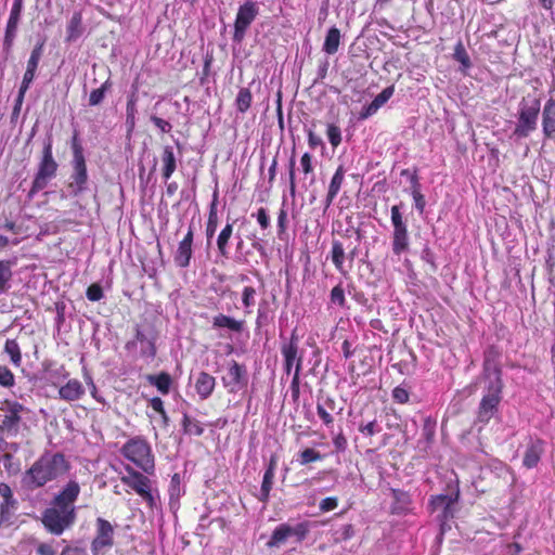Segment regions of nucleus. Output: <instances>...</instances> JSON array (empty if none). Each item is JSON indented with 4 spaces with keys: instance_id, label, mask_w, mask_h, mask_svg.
I'll list each match as a JSON object with an SVG mask.
<instances>
[{
    "instance_id": "nucleus-56",
    "label": "nucleus",
    "mask_w": 555,
    "mask_h": 555,
    "mask_svg": "<svg viewBox=\"0 0 555 555\" xmlns=\"http://www.w3.org/2000/svg\"><path fill=\"white\" fill-rule=\"evenodd\" d=\"M0 495L7 501L8 504H16V501L13 499L12 490L8 483H0Z\"/></svg>"
},
{
    "instance_id": "nucleus-54",
    "label": "nucleus",
    "mask_w": 555,
    "mask_h": 555,
    "mask_svg": "<svg viewBox=\"0 0 555 555\" xmlns=\"http://www.w3.org/2000/svg\"><path fill=\"white\" fill-rule=\"evenodd\" d=\"M150 120L164 133L169 132L172 128V126L169 121H167L156 115H151Z\"/></svg>"
},
{
    "instance_id": "nucleus-45",
    "label": "nucleus",
    "mask_w": 555,
    "mask_h": 555,
    "mask_svg": "<svg viewBox=\"0 0 555 555\" xmlns=\"http://www.w3.org/2000/svg\"><path fill=\"white\" fill-rule=\"evenodd\" d=\"M300 360H298V363L295 369V373L291 383V391H292V398L295 402L298 401L299 395H300Z\"/></svg>"
},
{
    "instance_id": "nucleus-37",
    "label": "nucleus",
    "mask_w": 555,
    "mask_h": 555,
    "mask_svg": "<svg viewBox=\"0 0 555 555\" xmlns=\"http://www.w3.org/2000/svg\"><path fill=\"white\" fill-rule=\"evenodd\" d=\"M18 23L20 21L17 20L9 18L8 21L3 39V50L7 52V54L10 53L13 42L15 40Z\"/></svg>"
},
{
    "instance_id": "nucleus-62",
    "label": "nucleus",
    "mask_w": 555,
    "mask_h": 555,
    "mask_svg": "<svg viewBox=\"0 0 555 555\" xmlns=\"http://www.w3.org/2000/svg\"><path fill=\"white\" fill-rule=\"evenodd\" d=\"M337 507V499L336 498H326L323 499L320 503V509L323 512H330Z\"/></svg>"
},
{
    "instance_id": "nucleus-20",
    "label": "nucleus",
    "mask_w": 555,
    "mask_h": 555,
    "mask_svg": "<svg viewBox=\"0 0 555 555\" xmlns=\"http://www.w3.org/2000/svg\"><path fill=\"white\" fill-rule=\"evenodd\" d=\"M543 132L547 138L555 137V100L551 99L544 105L542 112Z\"/></svg>"
},
{
    "instance_id": "nucleus-31",
    "label": "nucleus",
    "mask_w": 555,
    "mask_h": 555,
    "mask_svg": "<svg viewBox=\"0 0 555 555\" xmlns=\"http://www.w3.org/2000/svg\"><path fill=\"white\" fill-rule=\"evenodd\" d=\"M82 34V17L79 12L73 14L67 25L66 40L73 42L77 40Z\"/></svg>"
},
{
    "instance_id": "nucleus-8",
    "label": "nucleus",
    "mask_w": 555,
    "mask_h": 555,
    "mask_svg": "<svg viewBox=\"0 0 555 555\" xmlns=\"http://www.w3.org/2000/svg\"><path fill=\"white\" fill-rule=\"evenodd\" d=\"M502 389L503 386L500 385L487 386V393L482 397L478 409V422L486 424L496 413Z\"/></svg>"
},
{
    "instance_id": "nucleus-32",
    "label": "nucleus",
    "mask_w": 555,
    "mask_h": 555,
    "mask_svg": "<svg viewBox=\"0 0 555 555\" xmlns=\"http://www.w3.org/2000/svg\"><path fill=\"white\" fill-rule=\"evenodd\" d=\"M392 495L395 499V504L392 506V513L397 515H403L405 511H408L409 505L411 503L410 495L401 490H392Z\"/></svg>"
},
{
    "instance_id": "nucleus-1",
    "label": "nucleus",
    "mask_w": 555,
    "mask_h": 555,
    "mask_svg": "<svg viewBox=\"0 0 555 555\" xmlns=\"http://www.w3.org/2000/svg\"><path fill=\"white\" fill-rule=\"evenodd\" d=\"M69 467L68 461L62 453L46 452L25 472L22 486L27 490H36L64 476Z\"/></svg>"
},
{
    "instance_id": "nucleus-25",
    "label": "nucleus",
    "mask_w": 555,
    "mask_h": 555,
    "mask_svg": "<svg viewBox=\"0 0 555 555\" xmlns=\"http://www.w3.org/2000/svg\"><path fill=\"white\" fill-rule=\"evenodd\" d=\"M409 250V233L408 227L393 229L392 234V251L399 256Z\"/></svg>"
},
{
    "instance_id": "nucleus-27",
    "label": "nucleus",
    "mask_w": 555,
    "mask_h": 555,
    "mask_svg": "<svg viewBox=\"0 0 555 555\" xmlns=\"http://www.w3.org/2000/svg\"><path fill=\"white\" fill-rule=\"evenodd\" d=\"M542 451L543 449L541 441H530L525 452L524 465L528 468L534 467L540 461Z\"/></svg>"
},
{
    "instance_id": "nucleus-9",
    "label": "nucleus",
    "mask_w": 555,
    "mask_h": 555,
    "mask_svg": "<svg viewBox=\"0 0 555 555\" xmlns=\"http://www.w3.org/2000/svg\"><path fill=\"white\" fill-rule=\"evenodd\" d=\"M499 357L500 353L494 347H489L485 351L482 376L488 380L487 386H503V382L501 378L502 371L499 364Z\"/></svg>"
},
{
    "instance_id": "nucleus-29",
    "label": "nucleus",
    "mask_w": 555,
    "mask_h": 555,
    "mask_svg": "<svg viewBox=\"0 0 555 555\" xmlns=\"http://www.w3.org/2000/svg\"><path fill=\"white\" fill-rule=\"evenodd\" d=\"M146 380L152 386H155L157 390L163 395H167L169 392L172 383L170 375L166 372H162L158 375L150 374L146 376Z\"/></svg>"
},
{
    "instance_id": "nucleus-34",
    "label": "nucleus",
    "mask_w": 555,
    "mask_h": 555,
    "mask_svg": "<svg viewBox=\"0 0 555 555\" xmlns=\"http://www.w3.org/2000/svg\"><path fill=\"white\" fill-rule=\"evenodd\" d=\"M340 42V31L336 27H331L326 34L323 50L327 54H334L337 52Z\"/></svg>"
},
{
    "instance_id": "nucleus-52",
    "label": "nucleus",
    "mask_w": 555,
    "mask_h": 555,
    "mask_svg": "<svg viewBox=\"0 0 555 555\" xmlns=\"http://www.w3.org/2000/svg\"><path fill=\"white\" fill-rule=\"evenodd\" d=\"M86 296L90 301H99L103 298V289L99 284H91L86 292Z\"/></svg>"
},
{
    "instance_id": "nucleus-64",
    "label": "nucleus",
    "mask_w": 555,
    "mask_h": 555,
    "mask_svg": "<svg viewBox=\"0 0 555 555\" xmlns=\"http://www.w3.org/2000/svg\"><path fill=\"white\" fill-rule=\"evenodd\" d=\"M37 553L39 555H55L54 550L48 543H38V545H37Z\"/></svg>"
},
{
    "instance_id": "nucleus-55",
    "label": "nucleus",
    "mask_w": 555,
    "mask_h": 555,
    "mask_svg": "<svg viewBox=\"0 0 555 555\" xmlns=\"http://www.w3.org/2000/svg\"><path fill=\"white\" fill-rule=\"evenodd\" d=\"M409 392L405 388L398 386L392 390V398L398 403H406L409 401Z\"/></svg>"
},
{
    "instance_id": "nucleus-21",
    "label": "nucleus",
    "mask_w": 555,
    "mask_h": 555,
    "mask_svg": "<svg viewBox=\"0 0 555 555\" xmlns=\"http://www.w3.org/2000/svg\"><path fill=\"white\" fill-rule=\"evenodd\" d=\"M85 395V387L78 379H69L59 390V396L65 401L79 400Z\"/></svg>"
},
{
    "instance_id": "nucleus-5",
    "label": "nucleus",
    "mask_w": 555,
    "mask_h": 555,
    "mask_svg": "<svg viewBox=\"0 0 555 555\" xmlns=\"http://www.w3.org/2000/svg\"><path fill=\"white\" fill-rule=\"evenodd\" d=\"M121 452L126 459L134 463L146 474L154 472V457L150 444L141 437H135L127 441Z\"/></svg>"
},
{
    "instance_id": "nucleus-28",
    "label": "nucleus",
    "mask_w": 555,
    "mask_h": 555,
    "mask_svg": "<svg viewBox=\"0 0 555 555\" xmlns=\"http://www.w3.org/2000/svg\"><path fill=\"white\" fill-rule=\"evenodd\" d=\"M135 340L141 344V352L142 354L154 358L156 354V347L154 343V337L144 333L143 331L137 328L135 331Z\"/></svg>"
},
{
    "instance_id": "nucleus-46",
    "label": "nucleus",
    "mask_w": 555,
    "mask_h": 555,
    "mask_svg": "<svg viewBox=\"0 0 555 555\" xmlns=\"http://www.w3.org/2000/svg\"><path fill=\"white\" fill-rule=\"evenodd\" d=\"M331 302L333 305L339 306L341 308L346 305V298H345V291L341 286V284L336 285L331 291Z\"/></svg>"
},
{
    "instance_id": "nucleus-44",
    "label": "nucleus",
    "mask_w": 555,
    "mask_h": 555,
    "mask_svg": "<svg viewBox=\"0 0 555 555\" xmlns=\"http://www.w3.org/2000/svg\"><path fill=\"white\" fill-rule=\"evenodd\" d=\"M454 59L460 62L465 68L472 66L470 59L461 41L457 42L454 49Z\"/></svg>"
},
{
    "instance_id": "nucleus-33",
    "label": "nucleus",
    "mask_w": 555,
    "mask_h": 555,
    "mask_svg": "<svg viewBox=\"0 0 555 555\" xmlns=\"http://www.w3.org/2000/svg\"><path fill=\"white\" fill-rule=\"evenodd\" d=\"M243 324V321H237L224 314H218L212 320L214 327H228L229 330L237 333L242 332Z\"/></svg>"
},
{
    "instance_id": "nucleus-50",
    "label": "nucleus",
    "mask_w": 555,
    "mask_h": 555,
    "mask_svg": "<svg viewBox=\"0 0 555 555\" xmlns=\"http://www.w3.org/2000/svg\"><path fill=\"white\" fill-rule=\"evenodd\" d=\"M15 383V378L13 373L3 365H0V386L2 387H13Z\"/></svg>"
},
{
    "instance_id": "nucleus-17",
    "label": "nucleus",
    "mask_w": 555,
    "mask_h": 555,
    "mask_svg": "<svg viewBox=\"0 0 555 555\" xmlns=\"http://www.w3.org/2000/svg\"><path fill=\"white\" fill-rule=\"evenodd\" d=\"M306 530L307 529L302 524L298 526V530H295L287 525H281L273 531L271 539L267 542V545L269 547H279L285 543L288 537L298 533L299 531L300 535L298 541H300L304 539Z\"/></svg>"
},
{
    "instance_id": "nucleus-22",
    "label": "nucleus",
    "mask_w": 555,
    "mask_h": 555,
    "mask_svg": "<svg viewBox=\"0 0 555 555\" xmlns=\"http://www.w3.org/2000/svg\"><path fill=\"white\" fill-rule=\"evenodd\" d=\"M162 175L165 181L169 180L172 173L177 169V158L173 153L172 146L166 145L164 146L162 154Z\"/></svg>"
},
{
    "instance_id": "nucleus-11",
    "label": "nucleus",
    "mask_w": 555,
    "mask_h": 555,
    "mask_svg": "<svg viewBox=\"0 0 555 555\" xmlns=\"http://www.w3.org/2000/svg\"><path fill=\"white\" fill-rule=\"evenodd\" d=\"M114 544V529L111 522H99L96 534L91 542L92 555H104Z\"/></svg>"
},
{
    "instance_id": "nucleus-43",
    "label": "nucleus",
    "mask_w": 555,
    "mask_h": 555,
    "mask_svg": "<svg viewBox=\"0 0 555 555\" xmlns=\"http://www.w3.org/2000/svg\"><path fill=\"white\" fill-rule=\"evenodd\" d=\"M182 426L185 434L201 436L204 431L201 424L196 421H192L186 414L183 416Z\"/></svg>"
},
{
    "instance_id": "nucleus-35",
    "label": "nucleus",
    "mask_w": 555,
    "mask_h": 555,
    "mask_svg": "<svg viewBox=\"0 0 555 555\" xmlns=\"http://www.w3.org/2000/svg\"><path fill=\"white\" fill-rule=\"evenodd\" d=\"M13 264L11 260H0V294L5 293L10 287Z\"/></svg>"
},
{
    "instance_id": "nucleus-58",
    "label": "nucleus",
    "mask_w": 555,
    "mask_h": 555,
    "mask_svg": "<svg viewBox=\"0 0 555 555\" xmlns=\"http://www.w3.org/2000/svg\"><path fill=\"white\" fill-rule=\"evenodd\" d=\"M72 150H73V158H81L85 157L83 155V149L81 144L78 141V134L75 132L73 140H72Z\"/></svg>"
},
{
    "instance_id": "nucleus-53",
    "label": "nucleus",
    "mask_w": 555,
    "mask_h": 555,
    "mask_svg": "<svg viewBox=\"0 0 555 555\" xmlns=\"http://www.w3.org/2000/svg\"><path fill=\"white\" fill-rule=\"evenodd\" d=\"M255 297H256V289L251 286H246L243 289V294H242V301H243L244 307L249 308V307L254 306Z\"/></svg>"
},
{
    "instance_id": "nucleus-2",
    "label": "nucleus",
    "mask_w": 555,
    "mask_h": 555,
    "mask_svg": "<svg viewBox=\"0 0 555 555\" xmlns=\"http://www.w3.org/2000/svg\"><path fill=\"white\" fill-rule=\"evenodd\" d=\"M80 492L77 481L70 480L54 498L51 507L46 511L42 520H73L75 518V502Z\"/></svg>"
},
{
    "instance_id": "nucleus-23",
    "label": "nucleus",
    "mask_w": 555,
    "mask_h": 555,
    "mask_svg": "<svg viewBox=\"0 0 555 555\" xmlns=\"http://www.w3.org/2000/svg\"><path fill=\"white\" fill-rule=\"evenodd\" d=\"M345 173H346V170H345L344 166L340 165L336 169V171L330 182V186H328V191H327V195H326V199H325V209L331 206L333 199L337 196V194L340 190V186L344 182Z\"/></svg>"
},
{
    "instance_id": "nucleus-15",
    "label": "nucleus",
    "mask_w": 555,
    "mask_h": 555,
    "mask_svg": "<svg viewBox=\"0 0 555 555\" xmlns=\"http://www.w3.org/2000/svg\"><path fill=\"white\" fill-rule=\"evenodd\" d=\"M194 232L192 227H189L188 233L183 240L179 243L178 249L175 254V263L180 268H186L190 266L192 258V244H193Z\"/></svg>"
},
{
    "instance_id": "nucleus-40",
    "label": "nucleus",
    "mask_w": 555,
    "mask_h": 555,
    "mask_svg": "<svg viewBox=\"0 0 555 555\" xmlns=\"http://www.w3.org/2000/svg\"><path fill=\"white\" fill-rule=\"evenodd\" d=\"M217 227H218V215H217L216 202L214 201L210 205L208 221H207V225H206V236H207L208 243L210 242V238H212V236L215 235Z\"/></svg>"
},
{
    "instance_id": "nucleus-57",
    "label": "nucleus",
    "mask_w": 555,
    "mask_h": 555,
    "mask_svg": "<svg viewBox=\"0 0 555 555\" xmlns=\"http://www.w3.org/2000/svg\"><path fill=\"white\" fill-rule=\"evenodd\" d=\"M411 195L414 199V205H415L416 210L420 214H423L425 206H426V201H425L424 195L421 193V191H414L413 194H411Z\"/></svg>"
},
{
    "instance_id": "nucleus-24",
    "label": "nucleus",
    "mask_w": 555,
    "mask_h": 555,
    "mask_svg": "<svg viewBox=\"0 0 555 555\" xmlns=\"http://www.w3.org/2000/svg\"><path fill=\"white\" fill-rule=\"evenodd\" d=\"M275 467H276V460H275V457L272 456L270 459L269 465L264 472L262 483H261L259 500L262 502L267 501L269 498V493H270V491L272 489V485H273Z\"/></svg>"
},
{
    "instance_id": "nucleus-38",
    "label": "nucleus",
    "mask_w": 555,
    "mask_h": 555,
    "mask_svg": "<svg viewBox=\"0 0 555 555\" xmlns=\"http://www.w3.org/2000/svg\"><path fill=\"white\" fill-rule=\"evenodd\" d=\"M346 255L343 244L339 241H333L332 244V261L335 266V268L341 272L345 273L344 270V261H345Z\"/></svg>"
},
{
    "instance_id": "nucleus-19",
    "label": "nucleus",
    "mask_w": 555,
    "mask_h": 555,
    "mask_svg": "<svg viewBox=\"0 0 555 555\" xmlns=\"http://www.w3.org/2000/svg\"><path fill=\"white\" fill-rule=\"evenodd\" d=\"M130 476L124 478V480L137 493L143 498H151L150 494V480L141 473L129 470Z\"/></svg>"
},
{
    "instance_id": "nucleus-49",
    "label": "nucleus",
    "mask_w": 555,
    "mask_h": 555,
    "mask_svg": "<svg viewBox=\"0 0 555 555\" xmlns=\"http://www.w3.org/2000/svg\"><path fill=\"white\" fill-rule=\"evenodd\" d=\"M402 206L403 205L400 204V205H395L391 207V223H392L393 229L406 227V222L403 219V216L400 211Z\"/></svg>"
},
{
    "instance_id": "nucleus-51",
    "label": "nucleus",
    "mask_w": 555,
    "mask_h": 555,
    "mask_svg": "<svg viewBox=\"0 0 555 555\" xmlns=\"http://www.w3.org/2000/svg\"><path fill=\"white\" fill-rule=\"evenodd\" d=\"M48 532L60 535L72 522H42Z\"/></svg>"
},
{
    "instance_id": "nucleus-6",
    "label": "nucleus",
    "mask_w": 555,
    "mask_h": 555,
    "mask_svg": "<svg viewBox=\"0 0 555 555\" xmlns=\"http://www.w3.org/2000/svg\"><path fill=\"white\" fill-rule=\"evenodd\" d=\"M460 492L456 488H451L444 494L431 496L428 508L434 515L435 520H448L455 518L459 511Z\"/></svg>"
},
{
    "instance_id": "nucleus-10",
    "label": "nucleus",
    "mask_w": 555,
    "mask_h": 555,
    "mask_svg": "<svg viewBox=\"0 0 555 555\" xmlns=\"http://www.w3.org/2000/svg\"><path fill=\"white\" fill-rule=\"evenodd\" d=\"M72 173L68 189L74 196L85 192L88 188V171L86 158H73L72 159Z\"/></svg>"
},
{
    "instance_id": "nucleus-47",
    "label": "nucleus",
    "mask_w": 555,
    "mask_h": 555,
    "mask_svg": "<svg viewBox=\"0 0 555 555\" xmlns=\"http://www.w3.org/2000/svg\"><path fill=\"white\" fill-rule=\"evenodd\" d=\"M322 459V455L320 452L315 451L314 449L307 448L299 454V463L301 465H306L308 463L319 461Z\"/></svg>"
},
{
    "instance_id": "nucleus-14",
    "label": "nucleus",
    "mask_w": 555,
    "mask_h": 555,
    "mask_svg": "<svg viewBox=\"0 0 555 555\" xmlns=\"http://www.w3.org/2000/svg\"><path fill=\"white\" fill-rule=\"evenodd\" d=\"M343 410V406H337L335 399L330 396H320L318 398L317 413L326 427H331L334 423L332 413L334 412L339 415Z\"/></svg>"
},
{
    "instance_id": "nucleus-13",
    "label": "nucleus",
    "mask_w": 555,
    "mask_h": 555,
    "mask_svg": "<svg viewBox=\"0 0 555 555\" xmlns=\"http://www.w3.org/2000/svg\"><path fill=\"white\" fill-rule=\"evenodd\" d=\"M281 352L284 357V371L287 375L291 374L293 365H297L298 360H300V367L302 366V357L298 354V337L295 332L288 341L282 344Z\"/></svg>"
},
{
    "instance_id": "nucleus-41",
    "label": "nucleus",
    "mask_w": 555,
    "mask_h": 555,
    "mask_svg": "<svg viewBox=\"0 0 555 555\" xmlns=\"http://www.w3.org/2000/svg\"><path fill=\"white\" fill-rule=\"evenodd\" d=\"M4 351L10 356L11 361L14 365L20 366L22 361V354L20 346L15 339H8L4 345Z\"/></svg>"
},
{
    "instance_id": "nucleus-59",
    "label": "nucleus",
    "mask_w": 555,
    "mask_h": 555,
    "mask_svg": "<svg viewBox=\"0 0 555 555\" xmlns=\"http://www.w3.org/2000/svg\"><path fill=\"white\" fill-rule=\"evenodd\" d=\"M16 504H8L7 501L3 500V502L0 504V520H8L11 516L12 509H15Z\"/></svg>"
},
{
    "instance_id": "nucleus-12",
    "label": "nucleus",
    "mask_w": 555,
    "mask_h": 555,
    "mask_svg": "<svg viewBox=\"0 0 555 555\" xmlns=\"http://www.w3.org/2000/svg\"><path fill=\"white\" fill-rule=\"evenodd\" d=\"M223 385L230 392H236L247 385V371L244 365L231 361L227 375L222 377Z\"/></svg>"
},
{
    "instance_id": "nucleus-39",
    "label": "nucleus",
    "mask_w": 555,
    "mask_h": 555,
    "mask_svg": "<svg viewBox=\"0 0 555 555\" xmlns=\"http://www.w3.org/2000/svg\"><path fill=\"white\" fill-rule=\"evenodd\" d=\"M112 88V81L109 79L105 80L102 86L98 89H94L90 92V95H89V105L90 106H96V105H100L107 91Z\"/></svg>"
},
{
    "instance_id": "nucleus-7",
    "label": "nucleus",
    "mask_w": 555,
    "mask_h": 555,
    "mask_svg": "<svg viewBox=\"0 0 555 555\" xmlns=\"http://www.w3.org/2000/svg\"><path fill=\"white\" fill-rule=\"evenodd\" d=\"M259 14V7L256 2L247 0L244 4H242L236 13V18L234 22V33H233V41L236 43H241L245 36L246 31L251 25V23L256 20Z\"/></svg>"
},
{
    "instance_id": "nucleus-60",
    "label": "nucleus",
    "mask_w": 555,
    "mask_h": 555,
    "mask_svg": "<svg viewBox=\"0 0 555 555\" xmlns=\"http://www.w3.org/2000/svg\"><path fill=\"white\" fill-rule=\"evenodd\" d=\"M22 10H23V0H14L9 18L20 21Z\"/></svg>"
},
{
    "instance_id": "nucleus-4",
    "label": "nucleus",
    "mask_w": 555,
    "mask_h": 555,
    "mask_svg": "<svg viewBox=\"0 0 555 555\" xmlns=\"http://www.w3.org/2000/svg\"><path fill=\"white\" fill-rule=\"evenodd\" d=\"M57 168L59 165L52 154V139L48 137L43 142L42 157L27 195L29 199L47 188L49 181L56 176Z\"/></svg>"
},
{
    "instance_id": "nucleus-61",
    "label": "nucleus",
    "mask_w": 555,
    "mask_h": 555,
    "mask_svg": "<svg viewBox=\"0 0 555 555\" xmlns=\"http://www.w3.org/2000/svg\"><path fill=\"white\" fill-rule=\"evenodd\" d=\"M256 216L257 221L262 229H267L270 225V218L264 208H259Z\"/></svg>"
},
{
    "instance_id": "nucleus-48",
    "label": "nucleus",
    "mask_w": 555,
    "mask_h": 555,
    "mask_svg": "<svg viewBox=\"0 0 555 555\" xmlns=\"http://www.w3.org/2000/svg\"><path fill=\"white\" fill-rule=\"evenodd\" d=\"M326 134H327V139L330 141V143L336 147L340 144L341 142V132H340V128L333 125V124H330L327 126V131H326Z\"/></svg>"
},
{
    "instance_id": "nucleus-36",
    "label": "nucleus",
    "mask_w": 555,
    "mask_h": 555,
    "mask_svg": "<svg viewBox=\"0 0 555 555\" xmlns=\"http://www.w3.org/2000/svg\"><path fill=\"white\" fill-rule=\"evenodd\" d=\"M253 94L249 88H241L235 98V107L237 112L244 114L246 113L251 105Z\"/></svg>"
},
{
    "instance_id": "nucleus-42",
    "label": "nucleus",
    "mask_w": 555,
    "mask_h": 555,
    "mask_svg": "<svg viewBox=\"0 0 555 555\" xmlns=\"http://www.w3.org/2000/svg\"><path fill=\"white\" fill-rule=\"evenodd\" d=\"M43 46H44V41H40L35 46V48L33 49V51L30 53L26 68L34 69V70L37 69L39 61L43 53Z\"/></svg>"
},
{
    "instance_id": "nucleus-16",
    "label": "nucleus",
    "mask_w": 555,
    "mask_h": 555,
    "mask_svg": "<svg viewBox=\"0 0 555 555\" xmlns=\"http://www.w3.org/2000/svg\"><path fill=\"white\" fill-rule=\"evenodd\" d=\"M4 403L9 414L2 420L3 427H8L9 434L16 435L18 433V424L21 422V413L25 408L23 404L15 401L7 400Z\"/></svg>"
},
{
    "instance_id": "nucleus-18",
    "label": "nucleus",
    "mask_w": 555,
    "mask_h": 555,
    "mask_svg": "<svg viewBox=\"0 0 555 555\" xmlns=\"http://www.w3.org/2000/svg\"><path fill=\"white\" fill-rule=\"evenodd\" d=\"M393 92V86L385 88L367 106L363 107L360 117L364 119L374 115L392 96Z\"/></svg>"
},
{
    "instance_id": "nucleus-3",
    "label": "nucleus",
    "mask_w": 555,
    "mask_h": 555,
    "mask_svg": "<svg viewBox=\"0 0 555 555\" xmlns=\"http://www.w3.org/2000/svg\"><path fill=\"white\" fill-rule=\"evenodd\" d=\"M540 109L541 100L539 96L535 94H528L522 98L519 103L518 121L513 133L516 138H527L537 129Z\"/></svg>"
},
{
    "instance_id": "nucleus-63",
    "label": "nucleus",
    "mask_w": 555,
    "mask_h": 555,
    "mask_svg": "<svg viewBox=\"0 0 555 555\" xmlns=\"http://www.w3.org/2000/svg\"><path fill=\"white\" fill-rule=\"evenodd\" d=\"M360 431H362L369 436H373L376 433L380 431V428L377 426L376 421H372V422L367 423L365 426H361Z\"/></svg>"
},
{
    "instance_id": "nucleus-30",
    "label": "nucleus",
    "mask_w": 555,
    "mask_h": 555,
    "mask_svg": "<svg viewBox=\"0 0 555 555\" xmlns=\"http://www.w3.org/2000/svg\"><path fill=\"white\" fill-rule=\"evenodd\" d=\"M233 233V224L227 223L217 237V247L221 257L229 258L228 244Z\"/></svg>"
},
{
    "instance_id": "nucleus-26",
    "label": "nucleus",
    "mask_w": 555,
    "mask_h": 555,
    "mask_svg": "<svg viewBox=\"0 0 555 555\" xmlns=\"http://www.w3.org/2000/svg\"><path fill=\"white\" fill-rule=\"evenodd\" d=\"M215 384L216 380L210 374L201 372L195 383V388L198 396L202 399H207L214 391Z\"/></svg>"
}]
</instances>
